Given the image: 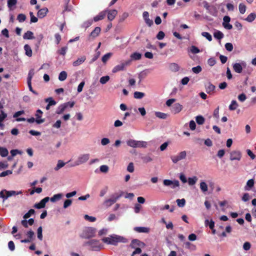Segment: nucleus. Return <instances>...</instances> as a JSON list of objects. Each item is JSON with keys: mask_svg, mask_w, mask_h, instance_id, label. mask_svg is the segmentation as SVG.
<instances>
[{"mask_svg": "<svg viewBox=\"0 0 256 256\" xmlns=\"http://www.w3.org/2000/svg\"><path fill=\"white\" fill-rule=\"evenodd\" d=\"M102 241L108 244L116 245L118 242H126V240L124 238L113 234L110 236L108 237H105L102 238Z\"/></svg>", "mask_w": 256, "mask_h": 256, "instance_id": "nucleus-1", "label": "nucleus"}, {"mask_svg": "<svg viewBox=\"0 0 256 256\" xmlns=\"http://www.w3.org/2000/svg\"><path fill=\"white\" fill-rule=\"evenodd\" d=\"M85 246H88L90 248V250L93 251H99L101 250L102 246L100 241L97 240H91L86 242L84 244Z\"/></svg>", "mask_w": 256, "mask_h": 256, "instance_id": "nucleus-2", "label": "nucleus"}, {"mask_svg": "<svg viewBox=\"0 0 256 256\" xmlns=\"http://www.w3.org/2000/svg\"><path fill=\"white\" fill-rule=\"evenodd\" d=\"M96 229L94 228L88 227L85 229L80 236L82 238L89 239L95 236Z\"/></svg>", "mask_w": 256, "mask_h": 256, "instance_id": "nucleus-3", "label": "nucleus"}, {"mask_svg": "<svg viewBox=\"0 0 256 256\" xmlns=\"http://www.w3.org/2000/svg\"><path fill=\"white\" fill-rule=\"evenodd\" d=\"M22 192L21 191L16 192L14 190L7 191L5 190L0 192V197L4 198V200L6 199L10 196H12L18 195L21 194Z\"/></svg>", "mask_w": 256, "mask_h": 256, "instance_id": "nucleus-4", "label": "nucleus"}, {"mask_svg": "<svg viewBox=\"0 0 256 256\" xmlns=\"http://www.w3.org/2000/svg\"><path fill=\"white\" fill-rule=\"evenodd\" d=\"M89 158L90 154H82L78 157L77 160L71 166H75L84 164L88 160Z\"/></svg>", "mask_w": 256, "mask_h": 256, "instance_id": "nucleus-5", "label": "nucleus"}, {"mask_svg": "<svg viewBox=\"0 0 256 256\" xmlns=\"http://www.w3.org/2000/svg\"><path fill=\"white\" fill-rule=\"evenodd\" d=\"M123 192H121L120 194H116V196H113L112 198L107 199L104 200V204L106 207L111 206L112 204H114L117 200L122 196Z\"/></svg>", "mask_w": 256, "mask_h": 256, "instance_id": "nucleus-6", "label": "nucleus"}, {"mask_svg": "<svg viewBox=\"0 0 256 256\" xmlns=\"http://www.w3.org/2000/svg\"><path fill=\"white\" fill-rule=\"evenodd\" d=\"M186 151L180 152L176 156H171V160L174 164L178 162V161L184 159L186 157Z\"/></svg>", "mask_w": 256, "mask_h": 256, "instance_id": "nucleus-7", "label": "nucleus"}, {"mask_svg": "<svg viewBox=\"0 0 256 256\" xmlns=\"http://www.w3.org/2000/svg\"><path fill=\"white\" fill-rule=\"evenodd\" d=\"M130 64V62L128 61L125 62H122L119 64L116 65L115 66L112 70V72L114 73L117 72L119 71L123 70L124 69V68L128 66Z\"/></svg>", "mask_w": 256, "mask_h": 256, "instance_id": "nucleus-8", "label": "nucleus"}, {"mask_svg": "<svg viewBox=\"0 0 256 256\" xmlns=\"http://www.w3.org/2000/svg\"><path fill=\"white\" fill-rule=\"evenodd\" d=\"M164 184L166 186H170L172 185V188H174L178 186L179 182L178 180H174V181L170 180H164L163 182Z\"/></svg>", "mask_w": 256, "mask_h": 256, "instance_id": "nucleus-9", "label": "nucleus"}, {"mask_svg": "<svg viewBox=\"0 0 256 256\" xmlns=\"http://www.w3.org/2000/svg\"><path fill=\"white\" fill-rule=\"evenodd\" d=\"M50 200L49 197H46L42 200L40 202L36 204L34 206V207L38 209H40L42 208H44L46 206V204Z\"/></svg>", "mask_w": 256, "mask_h": 256, "instance_id": "nucleus-10", "label": "nucleus"}, {"mask_svg": "<svg viewBox=\"0 0 256 256\" xmlns=\"http://www.w3.org/2000/svg\"><path fill=\"white\" fill-rule=\"evenodd\" d=\"M224 22L222 23L223 26L227 30H231L232 28V26L229 24L230 20V18L229 16H226L223 18Z\"/></svg>", "mask_w": 256, "mask_h": 256, "instance_id": "nucleus-11", "label": "nucleus"}, {"mask_svg": "<svg viewBox=\"0 0 256 256\" xmlns=\"http://www.w3.org/2000/svg\"><path fill=\"white\" fill-rule=\"evenodd\" d=\"M42 114L43 112L40 110L38 109L36 110V114H35V116L36 117V122L38 124H42L44 122V118H41Z\"/></svg>", "mask_w": 256, "mask_h": 256, "instance_id": "nucleus-12", "label": "nucleus"}, {"mask_svg": "<svg viewBox=\"0 0 256 256\" xmlns=\"http://www.w3.org/2000/svg\"><path fill=\"white\" fill-rule=\"evenodd\" d=\"M241 153L239 151H233L230 154V160H240L241 158Z\"/></svg>", "mask_w": 256, "mask_h": 256, "instance_id": "nucleus-13", "label": "nucleus"}, {"mask_svg": "<svg viewBox=\"0 0 256 256\" xmlns=\"http://www.w3.org/2000/svg\"><path fill=\"white\" fill-rule=\"evenodd\" d=\"M144 246V242L136 239L133 240L130 244V247L132 248H136L137 246Z\"/></svg>", "mask_w": 256, "mask_h": 256, "instance_id": "nucleus-14", "label": "nucleus"}, {"mask_svg": "<svg viewBox=\"0 0 256 256\" xmlns=\"http://www.w3.org/2000/svg\"><path fill=\"white\" fill-rule=\"evenodd\" d=\"M108 18L109 20H112L116 16L118 12L116 10H112L107 11Z\"/></svg>", "mask_w": 256, "mask_h": 256, "instance_id": "nucleus-15", "label": "nucleus"}, {"mask_svg": "<svg viewBox=\"0 0 256 256\" xmlns=\"http://www.w3.org/2000/svg\"><path fill=\"white\" fill-rule=\"evenodd\" d=\"M107 14V10H104L100 12L94 18V20L96 22L103 20Z\"/></svg>", "mask_w": 256, "mask_h": 256, "instance_id": "nucleus-16", "label": "nucleus"}, {"mask_svg": "<svg viewBox=\"0 0 256 256\" xmlns=\"http://www.w3.org/2000/svg\"><path fill=\"white\" fill-rule=\"evenodd\" d=\"M48 12V9L46 8H44L42 9H40L38 10L37 13L38 16L40 18H42L46 15Z\"/></svg>", "mask_w": 256, "mask_h": 256, "instance_id": "nucleus-17", "label": "nucleus"}, {"mask_svg": "<svg viewBox=\"0 0 256 256\" xmlns=\"http://www.w3.org/2000/svg\"><path fill=\"white\" fill-rule=\"evenodd\" d=\"M182 109V106L179 103L174 104L172 107V111L174 114L180 112Z\"/></svg>", "mask_w": 256, "mask_h": 256, "instance_id": "nucleus-18", "label": "nucleus"}, {"mask_svg": "<svg viewBox=\"0 0 256 256\" xmlns=\"http://www.w3.org/2000/svg\"><path fill=\"white\" fill-rule=\"evenodd\" d=\"M169 69L173 72H177L180 70V66L175 62L170 63L168 66Z\"/></svg>", "mask_w": 256, "mask_h": 256, "instance_id": "nucleus-19", "label": "nucleus"}, {"mask_svg": "<svg viewBox=\"0 0 256 256\" xmlns=\"http://www.w3.org/2000/svg\"><path fill=\"white\" fill-rule=\"evenodd\" d=\"M23 38L24 40H32L34 38V33L31 31L28 30L24 34Z\"/></svg>", "mask_w": 256, "mask_h": 256, "instance_id": "nucleus-20", "label": "nucleus"}, {"mask_svg": "<svg viewBox=\"0 0 256 256\" xmlns=\"http://www.w3.org/2000/svg\"><path fill=\"white\" fill-rule=\"evenodd\" d=\"M86 60L85 56H81L79 58L73 62V66H77L83 63Z\"/></svg>", "mask_w": 256, "mask_h": 256, "instance_id": "nucleus-21", "label": "nucleus"}, {"mask_svg": "<svg viewBox=\"0 0 256 256\" xmlns=\"http://www.w3.org/2000/svg\"><path fill=\"white\" fill-rule=\"evenodd\" d=\"M216 88V86L212 84L211 83H208V86H206V92L208 94H212Z\"/></svg>", "mask_w": 256, "mask_h": 256, "instance_id": "nucleus-22", "label": "nucleus"}, {"mask_svg": "<svg viewBox=\"0 0 256 256\" xmlns=\"http://www.w3.org/2000/svg\"><path fill=\"white\" fill-rule=\"evenodd\" d=\"M134 230L138 232L148 233L150 232V228L146 227H135Z\"/></svg>", "mask_w": 256, "mask_h": 256, "instance_id": "nucleus-23", "label": "nucleus"}, {"mask_svg": "<svg viewBox=\"0 0 256 256\" xmlns=\"http://www.w3.org/2000/svg\"><path fill=\"white\" fill-rule=\"evenodd\" d=\"M66 108V106H64V104H62L58 106L56 113L58 114H62Z\"/></svg>", "mask_w": 256, "mask_h": 256, "instance_id": "nucleus-24", "label": "nucleus"}, {"mask_svg": "<svg viewBox=\"0 0 256 256\" xmlns=\"http://www.w3.org/2000/svg\"><path fill=\"white\" fill-rule=\"evenodd\" d=\"M24 50H25V54L27 56L29 57H31L32 56V50L28 44H26L24 45Z\"/></svg>", "mask_w": 256, "mask_h": 256, "instance_id": "nucleus-25", "label": "nucleus"}, {"mask_svg": "<svg viewBox=\"0 0 256 256\" xmlns=\"http://www.w3.org/2000/svg\"><path fill=\"white\" fill-rule=\"evenodd\" d=\"M233 69L237 73H241L242 70V65L239 63H236L233 64Z\"/></svg>", "mask_w": 256, "mask_h": 256, "instance_id": "nucleus-26", "label": "nucleus"}, {"mask_svg": "<svg viewBox=\"0 0 256 256\" xmlns=\"http://www.w3.org/2000/svg\"><path fill=\"white\" fill-rule=\"evenodd\" d=\"M101 29L100 27L97 26L95 28L92 32L90 34V36L94 38L98 36L99 34L100 33Z\"/></svg>", "mask_w": 256, "mask_h": 256, "instance_id": "nucleus-27", "label": "nucleus"}, {"mask_svg": "<svg viewBox=\"0 0 256 256\" xmlns=\"http://www.w3.org/2000/svg\"><path fill=\"white\" fill-rule=\"evenodd\" d=\"M254 186V180L253 179L249 180L247 182L246 185L244 187L246 190H249Z\"/></svg>", "mask_w": 256, "mask_h": 256, "instance_id": "nucleus-28", "label": "nucleus"}, {"mask_svg": "<svg viewBox=\"0 0 256 256\" xmlns=\"http://www.w3.org/2000/svg\"><path fill=\"white\" fill-rule=\"evenodd\" d=\"M145 96V94L142 92H135L134 94V97L136 99H141Z\"/></svg>", "mask_w": 256, "mask_h": 256, "instance_id": "nucleus-29", "label": "nucleus"}, {"mask_svg": "<svg viewBox=\"0 0 256 256\" xmlns=\"http://www.w3.org/2000/svg\"><path fill=\"white\" fill-rule=\"evenodd\" d=\"M62 196V194H58L54 195L53 196H52L50 200L52 202H56L57 200H60Z\"/></svg>", "mask_w": 256, "mask_h": 256, "instance_id": "nucleus-30", "label": "nucleus"}, {"mask_svg": "<svg viewBox=\"0 0 256 256\" xmlns=\"http://www.w3.org/2000/svg\"><path fill=\"white\" fill-rule=\"evenodd\" d=\"M155 115L157 118H162V119H164V120L166 119L168 116V115L166 114L160 112H155Z\"/></svg>", "mask_w": 256, "mask_h": 256, "instance_id": "nucleus-31", "label": "nucleus"}, {"mask_svg": "<svg viewBox=\"0 0 256 256\" xmlns=\"http://www.w3.org/2000/svg\"><path fill=\"white\" fill-rule=\"evenodd\" d=\"M66 164V163L64 162L62 160H58L56 166L54 168V170L56 171L59 170L60 168L64 166Z\"/></svg>", "mask_w": 256, "mask_h": 256, "instance_id": "nucleus-32", "label": "nucleus"}, {"mask_svg": "<svg viewBox=\"0 0 256 256\" xmlns=\"http://www.w3.org/2000/svg\"><path fill=\"white\" fill-rule=\"evenodd\" d=\"M68 49V48L67 46L62 47L60 49L58 50L57 51V53L60 55L64 56L66 54Z\"/></svg>", "mask_w": 256, "mask_h": 256, "instance_id": "nucleus-33", "label": "nucleus"}, {"mask_svg": "<svg viewBox=\"0 0 256 256\" xmlns=\"http://www.w3.org/2000/svg\"><path fill=\"white\" fill-rule=\"evenodd\" d=\"M67 78V73L65 71H62L60 72L58 76V80L60 81L64 80Z\"/></svg>", "mask_w": 256, "mask_h": 256, "instance_id": "nucleus-34", "label": "nucleus"}, {"mask_svg": "<svg viewBox=\"0 0 256 256\" xmlns=\"http://www.w3.org/2000/svg\"><path fill=\"white\" fill-rule=\"evenodd\" d=\"M17 0H8V6L10 10H12V7L17 4Z\"/></svg>", "mask_w": 256, "mask_h": 256, "instance_id": "nucleus-35", "label": "nucleus"}, {"mask_svg": "<svg viewBox=\"0 0 256 256\" xmlns=\"http://www.w3.org/2000/svg\"><path fill=\"white\" fill-rule=\"evenodd\" d=\"M256 14L254 13H251L248 15L247 18L245 19L248 22H252L256 18Z\"/></svg>", "mask_w": 256, "mask_h": 256, "instance_id": "nucleus-36", "label": "nucleus"}, {"mask_svg": "<svg viewBox=\"0 0 256 256\" xmlns=\"http://www.w3.org/2000/svg\"><path fill=\"white\" fill-rule=\"evenodd\" d=\"M8 152L6 148L0 147V155L2 157H6L8 155Z\"/></svg>", "mask_w": 256, "mask_h": 256, "instance_id": "nucleus-37", "label": "nucleus"}, {"mask_svg": "<svg viewBox=\"0 0 256 256\" xmlns=\"http://www.w3.org/2000/svg\"><path fill=\"white\" fill-rule=\"evenodd\" d=\"M214 36L216 39L221 40L224 38V34L220 31L217 30L214 34Z\"/></svg>", "mask_w": 256, "mask_h": 256, "instance_id": "nucleus-38", "label": "nucleus"}, {"mask_svg": "<svg viewBox=\"0 0 256 256\" xmlns=\"http://www.w3.org/2000/svg\"><path fill=\"white\" fill-rule=\"evenodd\" d=\"M131 58L134 60H139L142 58V54L139 52H135L131 54Z\"/></svg>", "mask_w": 256, "mask_h": 256, "instance_id": "nucleus-39", "label": "nucleus"}, {"mask_svg": "<svg viewBox=\"0 0 256 256\" xmlns=\"http://www.w3.org/2000/svg\"><path fill=\"white\" fill-rule=\"evenodd\" d=\"M196 120L198 124H202L204 122V118L202 116H196Z\"/></svg>", "mask_w": 256, "mask_h": 256, "instance_id": "nucleus-40", "label": "nucleus"}, {"mask_svg": "<svg viewBox=\"0 0 256 256\" xmlns=\"http://www.w3.org/2000/svg\"><path fill=\"white\" fill-rule=\"evenodd\" d=\"M238 106V104L236 101L233 100L232 101L230 104L229 106V109L230 110H234L236 109Z\"/></svg>", "mask_w": 256, "mask_h": 256, "instance_id": "nucleus-41", "label": "nucleus"}, {"mask_svg": "<svg viewBox=\"0 0 256 256\" xmlns=\"http://www.w3.org/2000/svg\"><path fill=\"white\" fill-rule=\"evenodd\" d=\"M136 140H132V139H130L126 141V144L128 146L130 147H132L134 148H136Z\"/></svg>", "mask_w": 256, "mask_h": 256, "instance_id": "nucleus-42", "label": "nucleus"}, {"mask_svg": "<svg viewBox=\"0 0 256 256\" xmlns=\"http://www.w3.org/2000/svg\"><path fill=\"white\" fill-rule=\"evenodd\" d=\"M146 142L144 141H136V148H146Z\"/></svg>", "mask_w": 256, "mask_h": 256, "instance_id": "nucleus-43", "label": "nucleus"}, {"mask_svg": "<svg viewBox=\"0 0 256 256\" xmlns=\"http://www.w3.org/2000/svg\"><path fill=\"white\" fill-rule=\"evenodd\" d=\"M177 204L179 207L182 208L186 204V200L184 198L178 199L176 200Z\"/></svg>", "mask_w": 256, "mask_h": 256, "instance_id": "nucleus-44", "label": "nucleus"}, {"mask_svg": "<svg viewBox=\"0 0 256 256\" xmlns=\"http://www.w3.org/2000/svg\"><path fill=\"white\" fill-rule=\"evenodd\" d=\"M205 225L206 226H208L209 228L211 230H213L214 227V222L212 220H211L210 222H209L208 220H205Z\"/></svg>", "mask_w": 256, "mask_h": 256, "instance_id": "nucleus-45", "label": "nucleus"}, {"mask_svg": "<svg viewBox=\"0 0 256 256\" xmlns=\"http://www.w3.org/2000/svg\"><path fill=\"white\" fill-rule=\"evenodd\" d=\"M197 180L198 178L196 176H194L192 178H189L188 182L189 185L193 186L196 183Z\"/></svg>", "mask_w": 256, "mask_h": 256, "instance_id": "nucleus-46", "label": "nucleus"}, {"mask_svg": "<svg viewBox=\"0 0 256 256\" xmlns=\"http://www.w3.org/2000/svg\"><path fill=\"white\" fill-rule=\"evenodd\" d=\"M200 188L202 190V192H206L208 190V186L204 182H202L200 183Z\"/></svg>", "mask_w": 256, "mask_h": 256, "instance_id": "nucleus-47", "label": "nucleus"}, {"mask_svg": "<svg viewBox=\"0 0 256 256\" xmlns=\"http://www.w3.org/2000/svg\"><path fill=\"white\" fill-rule=\"evenodd\" d=\"M35 213V210L34 209L30 210L28 212H26L24 216V218L26 219L29 218L32 214H34Z\"/></svg>", "mask_w": 256, "mask_h": 256, "instance_id": "nucleus-48", "label": "nucleus"}, {"mask_svg": "<svg viewBox=\"0 0 256 256\" xmlns=\"http://www.w3.org/2000/svg\"><path fill=\"white\" fill-rule=\"evenodd\" d=\"M110 76H102L100 80V82L102 84H105L110 80Z\"/></svg>", "mask_w": 256, "mask_h": 256, "instance_id": "nucleus-49", "label": "nucleus"}, {"mask_svg": "<svg viewBox=\"0 0 256 256\" xmlns=\"http://www.w3.org/2000/svg\"><path fill=\"white\" fill-rule=\"evenodd\" d=\"M45 102H48L49 106H54L56 104V102L52 99V98L50 97L45 99Z\"/></svg>", "mask_w": 256, "mask_h": 256, "instance_id": "nucleus-50", "label": "nucleus"}, {"mask_svg": "<svg viewBox=\"0 0 256 256\" xmlns=\"http://www.w3.org/2000/svg\"><path fill=\"white\" fill-rule=\"evenodd\" d=\"M190 51L192 53L194 54H198V53L200 52V50L198 48H197L196 46H192L190 47Z\"/></svg>", "mask_w": 256, "mask_h": 256, "instance_id": "nucleus-51", "label": "nucleus"}, {"mask_svg": "<svg viewBox=\"0 0 256 256\" xmlns=\"http://www.w3.org/2000/svg\"><path fill=\"white\" fill-rule=\"evenodd\" d=\"M26 19V16L25 14H18L17 16V20L19 22H24Z\"/></svg>", "mask_w": 256, "mask_h": 256, "instance_id": "nucleus-52", "label": "nucleus"}, {"mask_svg": "<svg viewBox=\"0 0 256 256\" xmlns=\"http://www.w3.org/2000/svg\"><path fill=\"white\" fill-rule=\"evenodd\" d=\"M42 226H40L38 228V230H37V234H38V238L42 240Z\"/></svg>", "mask_w": 256, "mask_h": 256, "instance_id": "nucleus-53", "label": "nucleus"}, {"mask_svg": "<svg viewBox=\"0 0 256 256\" xmlns=\"http://www.w3.org/2000/svg\"><path fill=\"white\" fill-rule=\"evenodd\" d=\"M202 35L205 37L208 41L210 42L212 40V37L210 34L208 32H202Z\"/></svg>", "mask_w": 256, "mask_h": 256, "instance_id": "nucleus-54", "label": "nucleus"}, {"mask_svg": "<svg viewBox=\"0 0 256 256\" xmlns=\"http://www.w3.org/2000/svg\"><path fill=\"white\" fill-rule=\"evenodd\" d=\"M239 10H240V12L242 14H244L245 12H246V6L243 4L242 3H240V4H239Z\"/></svg>", "mask_w": 256, "mask_h": 256, "instance_id": "nucleus-55", "label": "nucleus"}, {"mask_svg": "<svg viewBox=\"0 0 256 256\" xmlns=\"http://www.w3.org/2000/svg\"><path fill=\"white\" fill-rule=\"evenodd\" d=\"M111 54L110 53H108L106 54H104L102 57V62H104V63H106L108 60L109 58H110V56H111Z\"/></svg>", "mask_w": 256, "mask_h": 256, "instance_id": "nucleus-56", "label": "nucleus"}, {"mask_svg": "<svg viewBox=\"0 0 256 256\" xmlns=\"http://www.w3.org/2000/svg\"><path fill=\"white\" fill-rule=\"evenodd\" d=\"M202 70V67L200 66H198L196 67H194L192 68V71L194 74H198Z\"/></svg>", "mask_w": 256, "mask_h": 256, "instance_id": "nucleus-57", "label": "nucleus"}, {"mask_svg": "<svg viewBox=\"0 0 256 256\" xmlns=\"http://www.w3.org/2000/svg\"><path fill=\"white\" fill-rule=\"evenodd\" d=\"M34 235V232L30 230L26 233V236H28V238L32 242L33 240V238Z\"/></svg>", "mask_w": 256, "mask_h": 256, "instance_id": "nucleus-58", "label": "nucleus"}, {"mask_svg": "<svg viewBox=\"0 0 256 256\" xmlns=\"http://www.w3.org/2000/svg\"><path fill=\"white\" fill-rule=\"evenodd\" d=\"M84 218L86 220H88L90 222H94L96 220V218L94 216H89L88 214H86L84 216Z\"/></svg>", "mask_w": 256, "mask_h": 256, "instance_id": "nucleus-59", "label": "nucleus"}, {"mask_svg": "<svg viewBox=\"0 0 256 256\" xmlns=\"http://www.w3.org/2000/svg\"><path fill=\"white\" fill-rule=\"evenodd\" d=\"M225 48L228 51L232 52L234 47L232 43L228 42L225 44Z\"/></svg>", "mask_w": 256, "mask_h": 256, "instance_id": "nucleus-60", "label": "nucleus"}, {"mask_svg": "<svg viewBox=\"0 0 256 256\" xmlns=\"http://www.w3.org/2000/svg\"><path fill=\"white\" fill-rule=\"evenodd\" d=\"M164 33L162 31H160L157 34L156 38L158 40H162L164 38Z\"/></svg>", "mask_w": 256, "mask_h": 256, "instance_id": "nucleus-61", "label": "nucleus"}, {"mask_svg": "<svg viewBox=\"0 0 256 256\" xmlns=\"http://www.w3.org/2000/svg\"><path fill=\"white\" fill-rule=\"evenodd\" d=\"M30 22H36L38 21V19L36 17L32 12H30Z\"/></svg>", "mask_w": 256, "mask_h": 256, "instance_id": "nucleus-62", "label": "nucleus"}, {"mask_svg": "<svg viewBox=\"0 0 256 256\" xmlns=\"http://www.w3.org/2000/svg\"><path fill=\"white\" fill-rule=\"evenodd\" d=\"M72 200L70 199L66 200L64 204V208H66L72 204Z\"/></svg>", "mask_w": 256, "mask_h": 256, "instance_id": "nucleus-63", "label": "nucleus"}, {"mask_svg": "<svg viewBox=\"0 0 256 256\" xmlns=\"http://www.w3.org/2000/svg\"><path fill=\"white\" fill-rule=\"evenodd\" d=\"M134 164L130 162L127 167V170L130 172H134Z\"/></svg>", "mask_w": 256, "mask_h": 256, "instance_id": "nucleus-64", "label": "nucleus"}]
</instances>
